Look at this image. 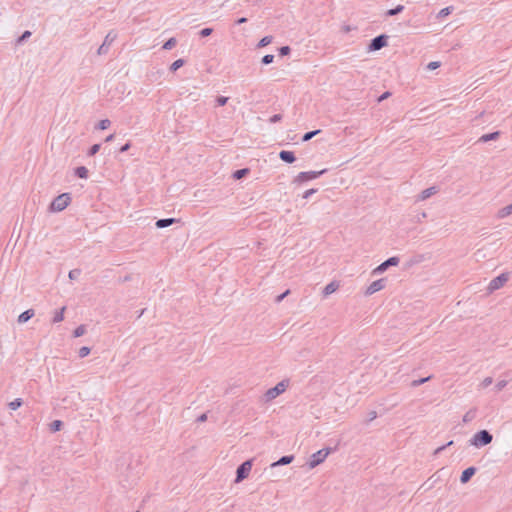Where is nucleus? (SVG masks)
Instances as JSON below:
<instances>
[{
    "label": "nucleus",
    "instance_id": "obj_37",
    "mask_svg": "<svg viewBox=\"0 0 512 512\" xmlns=\"http://www.w3.org/2000/svg\"><path fill=\"white\" fill-rule=\"evenodd\" d=\"M511 213H512V204H511V205H509V206H507V207H505L504 209H502V210L500 211V214H501L502 216H506V215H509V214H511Z\"/></svg>",
    "mask_w": 512,
    "mask_h": 512
},
{
    "label": "nucleus",
    "instance_id": "obj_40",
    "mask_svg": "<svg viewBox=\"0 0 512 512\" xmlns=\"http://www.w3.org/2000/svg\"><path fill=\"white\" fill-rule=\"evenodd\" d=\"M280 55L285 56L290 53V48L288 46H283L279 49Z\"/></svg>",
    "mask_w": 512,
    "mask_h": 512
},
{
    "label": "nucleus",
    "instance_id": "obj_36",
    "mask_svg": "<svg viewBox=\"0 0 512 512\" xmlns=\"http://www.w3.org/2000/svg\"><path fill=\"white\" fill-rule=\"evenodd\" d=\"M402 10H403V6H402V5H399V6H397L395 9H390V10L387 12V14H388V15H395V14H397V13L401 12Z\"/></svg>",
    "mask_w": 512,
    "mask_h": 512
},
{
    "label": "nucleus",
    "instance_id": "obj_14",
    "mask_svg": "<svg viewBox=\"0 0 512 512\" xmlns=\"http://www.w3.org/2000/svg\"><path fill=\"white\" fill-rule=\"evenodd\" d=\"M281 160L287 163H293L295 161V155L292 151H281L279 154Z\"/></svg>",
    "mask_w": 512,
    "mask_h": 512
},
{
    "label": "nucleus",
    "instance_id": "obj_19",
    "mask_svg": "<svg viewBox=\"0 0 512 512\" xmlns=\"http://www.w3.org/2000/svg\"><path fill=\"white\" fill-rule=\"evenodd\" d=\"M63 426V423L62 421L60 420H54L53 422L50 423L49 427H50V431L51 432H57L59 431Z\"/></svg>",
    "mask_w": 512,
    "mask_h": 512
},
{
    "label": "nucleus",
    "instance_id": "obj_10",
    "mask_svg": "<svg viewBox=\"0 0 512 512\" xmlns=\"http://www.w3.org/2000/svg\"><path fill=\"white\" fill-rule=\"evenodd\" d=\"M386 45V38L385 36L381 35L373 39L372 43L370 44L371 50H379L382 47Z\"/></svg>",
    "mask_w": 512,
    "mask_h": 512
},
{
    "label": "nucleus",
    "instance_id": "obj_17",
    "mask_svg": "<svg viewBox=\"0 0 512 512\" xmlns=\"http://www.w3.org/2000/svg\"><path fill=\"white\" fill-rule=\"evenodd\" d=\"M65 309H66L65 307H62L60 310L55 312L54 317H53V322L54 323H59V322L64 320V311H65Z\"/></svg>",
    "mask_w": 512,
    "mask_h": 512
},
{
    "label": "nucleus",
    "instance_id": "obj_15",
    "mask_svg": "<svg viewBox=\"0 0 512 512\" xmlns=\"http://www.w3.org/2000/svg\"><path fill=\"white\" fill-rule=\"evenodd\" d=\"M294 459V456L292 455H289V456H283L281 457L278 461L274 462L271 464V468H274L276 466H279V465H287V464H290Z\"/></svg>",
    "mask_w": 512,
    "mask_h": 512
},
{
    "label": "nucleus",
    "instance_id": "obj_8",
    "mask_svg": "<svg viewBox=\"0 0 512 512\" xmlns=\"http://www.w3.org/2000/svg\"><path fill=\"white\" fill-rule=\"evenodd\" d=\"M399 264V258L398 257H390L383 263H381L378 267H376L373 270V274H379L384 272L388 267L390 266H397Z\"/></svg>",
    "mask_w": 512,
    "mask_h": 512
},
{
    "label": "nucleus",
    "instance_id": "obj_5",
    "mask_svg": "<svg viewBox=\"0 0 512 512\" xmlns=\"http://www.w3.org/2000/svg\"><path fill=\"white\" fill-rule=\"evenodd\" d=\"M510 274L508 272L502 273L496 278L492 279L487 287L489 293H492L502 288L509 280Z\"/></svg>",
    "mask_w": 512,
    "mask_h": 512
},
{
    "label": "nucleus",
    "instance_id": "obj_47",
    "mask_svg": "<svg viewBox=\"0 0 512 512\" xmlns=\"http://www.w3.org/2000/svg\"><path fill=\"white\" fill-rule=\"evenodd\" d=\"M280 119H281V115L276 114V115H274V116H272V117L270 118V121L274 123V122L279 121Z\"/></svg>",
    "mask_w": 512,
    "mask_h": 512
},
{
    "label": "nucleus",
    "instance_id": "obj_27",
    "mask_svg": "<svg viewBox=\"0 0 512 512\" xmlns=\"http://www.w3.org/2000/svg\"><path fill=\"white\" fill-rule=\"evenodd\" d=\"M184 64V61L182 59H178L176 61H174L170 67V69L172 71H176L177 69H179L180 67H182Z\"/></svg>",
    "mask_w": 512,
    "mask_h": 512
},
{
    "label": "nucleus",
    "instance_id": "obj_31",
    "mask_svg": "<svg viewBox=\"0 0 512 512\" xmlns=\"http://www.w3.org/2000/svg\"><path fill=\"white\" fill-rule=\"evenodd\" d=\"M492 382H493L492 377H486V378L481 382L480 386H481L482 388H486V387L490 386V385L492 384Z\"/></svg>",
    "mask_w": 512,
    "mask_h": 512
},
{
    "label": "nucleus",
    "instance_id": "obj_39",
    "mask_svg": "<svg viewBox=\"0 0 512 512\" xmlns=\"http://www.w3.org/2000/svg\"><path fill=\"white\" fill-rule=\"evenodd\" d=\"M212 33V29L211 28H204L200 31V35L202 37H207L209 36L210 34Z\"/></svg>",
    "mask_w": 512,
    "mask_h": 512
},
{
    "label": "nucleus",
    "instance_id": "obj_42",
    "mask_svg": "<svg viewBox=\"0 0 512 512\" xmlns=\"http://www.w3.org/2000/svg\"><path fill=\"white\" fill-rule=\"evenodd\" d=\"M174 219H160L155 224H173Z\"/></svg>",
    "mask_w": 512,
    "mask_h": 512
},
{
    "label": "nucleus",
    "instance_id": "obj_41",
    "mask_svg": "<svg viewBox=\"0 0 512 512\" xmlns=\"http://www.w3.org/2000/svg\"><path fill=\"white\" fill-rule=\"evenodd\" d=\"M227 101H228V98L223 97V96L218 97V99H217V103L219 106H224L227 103Z\"/></svg>",
    "mask_w": 512,
    "mask_h": 512
},
{
    "label": "nucleus",
    "instance_id": "obj_28",
    "mask_svg": "<svg viewBox=\"0 0 512 512\" xmlns=\"http://www.w3.org/2000/svg\"><path fill=\"white\" fill-rule=\"evenodd\" d=\"M80 274H81V271L79 269H73L69 272L68 276L71 280H75L80 276Z\"/></svg>",
    "mask_w": 512,
    "mask_h": 512
},
{
    "label": "nucleus",
    "instance_id": "obj_6",
    "mask_svg": "<svg viewBox=\"0 0 512 512\" xmlns=\"http://www.w3.org/2000/svg\"><path fill=\"white\" fill-rule=\"evenodd\" d=\"M252 469V460H247L243 462L236 471V483L242 482L245 478L248 477L250 471Z\"/></svg>",
    "mask_w": 512,
    "mask_h": 512
},
{
    "label": "nucleus",
    "instance_id": "obj_58",
    "mask_svg": "<svg viewBox=\"0 0 512 512\" xmlns=\"http://www.w3.org/2000/svg\"><path fill=\"white\" fill-rule=\"evenodd\" d=\"M136 512H138V511H136Z\"/></svg>",
    "mask_w": 512,
    "mask_h": 512
},
{
    "label": "nucleus",
    "instance_id": "obj_56",
    "mask_svg": "<svg viewBox=\"0 0 512 512\" xmlns=\"http://www.w3.org/2000/svg\"><path fill=\"white\" fill-rule=\"evenodd\" d=\"M452 444H453V441H449L445 446H446V447H449V446H451Z\"/></svg>",
    "mask_w": 512,
    "mask_h": 512
},
{
    "label": "nucleus",
    "instance_id": "obj_50",
    "mask_svg": "<svg viewBox=\"0 0 512 512\" xmlns=\"http://www.w3.org/2000/svg\"><path fill=\"white\" fill-rule=\"evenodd\" d=\"M206 419H207V415L206 414H202V415H200L198 417V421L199 422H204V421H206Z\"/></svg>",
    "mask_w": 512,
    "mask_h": 512
},
{
    "label": "nucleus",
    "instance_id": "obj_2",
    "mask_svg": "<svg viewBox=\"0 0 512 512\" xmlns=\"http://www.w3.org/2000/svg\"><path fill=\"white\" fill-rule=\"evenodd\" d=\"M288 387V381L282 380L279 383H277L274 387L268 389L265 394L264 398L266 402H270L276 397H278L280 394L284 393L285 390Z\"/></svg>",
    "mask_w": 512,
    "mask_h": 512
},
{
    "label": "nucleus",
    "instance_id": "obj_23",
    "mask_svg": "<svg viewBox=\"0 0 512 512\" xmlns=\"http://www.w3.org/2000/svg\"><path fill=\"white\" fill-rule=\"evenodd\" d=\"M22 405V399L20 398H16L15 400L11 401L9 404H8V407L11 409V410H17L19 407H21Z\"/></svg>",
    "mask_w": 512,
    "mask_h": 512
},
{
    "label": "nucleus",
    "instance_id": "obj_35",
    "mask_svg": "<svg viewBox=\"0 0 512 512\" xmlns=\"http://www.w3.org/2000/svg\"><path fill=\"white\" fill-rule=\"evenodd\" d=\"M273 60H274V56H273V55H271V54L265 55V56L262 58V62H263L264 64H270V63H272V62H273Z\"/></svg>",
    "mask_w": 512,
    "mask_h": 512
},
{
    "label": "nucleus",
    "instance_id": "obj_51",
    "mask_svg": "<svg viewBox=\"0 0 512 512\" xmlns=\"http://www.w3.org/2000/svg\"><path fill=\"white\" fill-rule=\"evenodd\" d=\"M445 448H446V446H444V445H443V446L438 447V448L435 450L434 454H439V453H440V452H442Z\"/></svg>",
    "mask_w": 512,
    "mask_h": 512
},
{
    "label": "nucleus",
    "instance_id": "obj_55",
    "mask_svg": "<svg viewBox=\"0 0 512 512\" xmlns=\"http://www.w3.org/2000/svg\"><path fill=\"white\" fill-rule=\"evenodd\" d=\"M113 139V135H109L107 138H106V141L109 142Z\"/></svg>",
    "mask_w": 512,
    "mask_h": 512
},
{
    "label": "nucleus",
    "instance_id": "obj_25",
    "mask_svg": "<svg viewBox=\"0 0 512 512\" xmlns=\"http://www.w3.org/2000/svg\"><path fill=\"white\" fill-rule=\"evenodd\" d=\"M430 379H431V376H428V377H425V378H421V379H418V380H414V381L411 383V385H412L413 387H417V386H419V385H421V384L426 383V382H427V381H429Z\"/></svg>",
    "mask_w": 512,
    "mask_h": 512
},
{
    "label": "nucleus",
    "instance_id": "obj_3",
    "mask_svg": "<svg viewBox=\"0 0 512 512\" xmlns=\"http://www.w3.org/2000/svg\"><path fill=\"white\" fill-rule=\"evenodd\" d=\"M71 202V196L68 193H63L57 196L51 203L50 209L54 212L64 210Z\"/></svg>",
    "mask_w": 512,
    "mask_h": 512
},
{
    "label": "nucleus",
    "instance_id": "obj_7",
    "mask_svg": "<svg viewBox=\"0 0 512 512\" xmlns=\"http://www.w3.org/2000/svg\"><path fill=\"white\" fill-rule=\"evenodd\" d=\"M325 170H321V171H310V172H301L299 173L296 178H295V182L297 183H303V182H306V181H309V180H313V179H316L318 176H320L321 174L324 173Z\"/></svg>",
    "mask_w": 512,
    "mask_h": 512
},
{
    "label": "nucleus",
    "instance_id": "obj_38",
    "mask_svg": "<svg viewBox=\"0 0 512 512\" xmlns=\"http://www.w3.org/2000/svg\"><path fill=\"white\" fill-rule=\"evenodd\" d=\"M290 293V290H286L284 293H282L281 295H278L275 299V301L277 303L281 302L287 295H289Z\"/></svg>",
    "mask_w": 512,
    "mask_h": 512
},
{
    "label": "nucleus",
    "instance_id": "obj_53",
    "mask_svg": "<svg viewBox=\"0 0 512 512\" xmlns=\"http://www.w3.org/2000/svg\"><path fill=\"white\" fill-rule=\"evenodd\" d=\"M31 35V33L29 31H25L21 37V40L25 39V38H28L29 36Z\"/></svg>",
    "mask_w": 512,
    "mask_h": 512
},
{
    "label": "nucleus",
    "instance_id": "obj_57",
    "mask_svg": "<svg viewBox=\"0 0 512 512\" xmlns=\"http://www.w3.org/2000/svg\"><path fill=\"white\" fill-rule=\"evenodd\" d=\"M388 93H385L383 96H381L380 100L387 98Z\"/></svg>",
    "mask_w": 512,
    "mask_h": 512
},
{
    "label": "nucleus",
    "instance_id": "obj_29",
    "mask_svg": "<svg viewBox=\"0 0 512 512\" xmlns=\"http://www.w3.org/2000/svg\"><path fill=\"white\" fill-rule=\"evenodd\" d=\"M176 44V40L174 38H170L164 45L163 48L168 50L174 47Z\"/></svg>",
    "mask_w": 512,
    "mask_h": 512
},
{
    "label": "nucleus",
    "instance_id": "obj_22",
    "mask_svg": "<svg viewBox=\"0 0 512 512\" xmlns=\"http://www.w3.org/2000/svg\"><path fill=\"white\" fill-rule=\"evenodd\" d=\"M498 135H499V132H493V133H490V134H485V135L481 136L480 140L482 142H487V141L496 139L498 137Z\"/></svg>",
    "mask_w": 512,
    "mask_h": 512
},
{
    "label": "nucleus",
    "instance_id": "obj_26",
    "mask_svg": "<svg viewBox=\"0 0 512 512\" xmlns=\"http://www.w3.org/2000/svg\"><path fill=\"white\" fill-rule=\"evenodd\" d=\"M90 351H91L90 348L87 347V346L81 347L79 349V352H78L79 353V357L80 358H84V357L88 356Z\"/></svg>",
    "mask_w": 512,
    "mask_h": 512
},
{
    "label": "nucleus",
    "instance_id": "obj_34",
    "mask_svg": "<svg viewBox=\"0 0 512 512\" xmlns=\"http://www.w3.org/2000/svg\"><path fill=\"white\" fill-rule=\"evenodd\" d=\"M507 385V381L506 380H501L499 382H497V384L495 385V388L497 391H501L503 388H505Z\"/></svg>",
    "mask_w": 512,
    "mask_h": 512
},
{
    "label": "nucleus",
    "instance_id": "obj_24",
    "mask_svg": "<svg viewBox=\"0 0 512 512\" xmlns=\"http://www.w3.org/2000/svg\"><path fill=\"white\" fill-rule=\"evenodd\" d=\"M271 42H272V37L265 36L259 41L258 47H265V46L269 45Z\"/></svg>",
    "mask_w": 512,
    "mask_h": 512
},
{
    "label": "nucleus",
    "instance_id": "obj_16",
    "mask_svg": "<svg viewBox=\"0 0 512 512\" xmlns=\"http://www.w3.org/2000/svg\"><path fill=\"white\" fill-rule=\"evenodd\" d=\"M437 192L435 187H430L421 192L420 199L425 200L429 198L431 195H434Z\"/></svg>",
    "mask_w": 512,
    "mask_h": 512
},
{
    "label": "nucleus",
    "instance_id": "obj_9",
    "mask_svg": "<svg viewBox=\"0 0 512 512\" xmlns=\"http://www.w3.org/2000/svg\"><path fill=\"white\" fill-rule=\"evenodd\" d=\"M385 287V279H378L376 281H373L366 289L365 295L370 296L380 290H382Z\"/></svg>",
    "mask_w": 512,
    "mask_h": 512
},
{
    "label": "nucleus",
    "instance_id": "obj_43",
    "mask_svg": "<svg viewBox=\"0 0 512 512\" xmlns=\"http://www.w3.org/2000/svg\"><path fill=\"white\" fill-rule=\"evenodd\" d=\"M472 418H473L472 412H471V411H469V412H467V413L464 415V417H463V422H465V423H466V422H469V421H471V420H472Z\"/></svg>",
    "mask_w": 512,
    "mask_h": 512
},
{
    "label": "nucleus",
    "instance_id": "obj_44",
    "mask_svg": "<svg viewBox=\"0 0 512 512\" xmlns=\"http://www.w3.org/2000/svg\"><path fill=\"white\" fill-rule=\"evenodd\" d=\"M100 149V145L99 144H95L91 147L90 149V155H94L96 154Z\"/></svg>",
    "mask_w": 512,
    "mask_h": 512
},
{
    "label": "nucleus",
    "instance_id": "obj_54",
    "mask_svg": "<svg viewBox=\"0 0 512 512\" xmlns=\"http://www.w3.org/2000/svg\"><path fill=\"white\" fill-rule=\"evenodd\" d=\"M246 21H247V19H246L245 17H243V18L238 19V20H237V23H238V24H243V23H245Z\"/></svg>",
    "mask_w": 512,
    "mask_h": 512
},
{
    "label": "nucleus",
    "instance_id": "obj_11",
    "mask_svg": "<svg viewBox=\"0 0 512 512\" xmlns=\"http://www.w3.org/2000/svg\"><path fill=\"white\" fill-rule=\"evenodd\" d=\"M475 473H476L475 467H469V468L465 469L462 472L461 477H460L461 483H463V484L467 483Z\"/></svg>",
    "mask_w": 512,
    "mask_h": 512
},
{
    "label": "nucleus",
    "instance_id": "obj_1",
    "mask_svg": "<svg viewBox=\"0 0 512 512\" xmlns=\"http://www.w3.org/2000/svg\"><path fill=\"white\" fill-rule=\"evenodd\" d=\"M492 440L493 436L489 431L481 430L470 439V445L479 448L490 444Z\"/></svg>",
    "mask_w": 512,
    "mask_h": 512
},
{
    "label": "nucleus",
    "instance_id": "obj_46",
    "mask_svg": "<svg viewBox=\"0 0 512 512\" xmlns=\"http://www.w3.org/2000/svg\"><path fill=\"white\" fill-rule=\"evenodd\" d=\"M315 192H316V190H315V189H309V190H307V191L304 193L303 197H304V198H308L310 195H312V194H313V193H315Z\"/></svg>",
    "mask_w": 512,
    "mask_h": 512
},
{
    "label": "nucleus",
    "instance_id": "obj_48",
    "mask_svg": "<svg viewBox=\"0 0 512 512\" xmlns=\"http://www.w3.org/2000/svg\"><path fill=\"white\" fill-rule=\"evenodd\" d=\"M450 13V9L449 8H444L440 11V15L441 16H446Z\"/></svg>",
    "mask_w": 512,
    "mask_h": 512
},
{
    "label": "nucleus",
    "instance_id": "obj_30",
    "mask_svg": "<svg viewBox=\"0 0 512 512\" xmlns=\"http://www.w3.org/2000/svg\"><path fill=\"white\" fill-rule=\"evenodd\" d=\"M319 132H320V130H315V131H311V132L306 133V134L303 136V141H308V140H310L312 137H314L315 135H317Z\"/></svg>",
    "mask_w": 512,
    "mask_h": 512
},
{
    "label": "nucleus",
    "instance_id": "obj_18",
    "mask_svg": "<svg viewBox=\"0 0 512 512\" xmlns=\"http://www.w3.org/2000/svg\"><path fill=\"white\" fill-rule=\"evenodd\" d=\"M75 173L76 175L79 177V178H82V179H85L88 177V170L86 167L84 166H81V167H78L76 168L75 170Z\"/></svg>",
    "mask_w": 512,
    "mask_h": 512
},
{
    "label": "nucleus",
    "instance_id": "obj_32",
    "mask_svg": "<svg viewBox=\"0 0 512 512\" xmlns=\"http://www.w3.org/2000/svg\"><path fill=\"white\" fill-rule=\"evenodd\" d=\"M248 172L247 169H241V170H237L235 173H234V177L236 179H241L244 175H246Z\"/></svg>",
    "mask_w": 512,
    "mask_h": 512
},
{
    "label": "nucleus",
    "instance_id": "obj_21",
    "mask_svg": "<svg viewBox=\"0 0 512 512\" xmlns=\"http://www.w3.org/2000/svg\"><path fill=\"white\" fill-rule=\"evenodd\" d=\"M86 333L85 325H79L73 332L74 337H81Z\"/></svg>",
    "mask_w": 512,
    "mask_h": 512
},
{
    "label": "nucleus",
    "instance_id": "obj_13",
    "mask_svg": "<svg viewBox=\"0 0 512 512\" xmlns=\"http://www.w3.org/2000/svg\"><path fill=\"white\" fill-rule=\"evenodd\" d=\"M339 288V284L336 281H332L329 284H327L323 289V296L327 297L330 294L334 293Z\"/></svg>",
    "mask_w": 512,
    "mask_h": 512
},
{
    "label": "nucleus",
    "instance_id": "obj_49",
    "mask_svg": "<svg viewBox=\"0 0 512 512\" xmlns=\"http://www.w3.org/2000/svg\"><path fill=\"white\" fill-rule=\"evenodd\" d=\"M377 417V413L375 411L370 412L369 420H374Z\"/></svg>",
    "mask_w": 512,
    "mask_h": 512
},
{
    "label": "nucleus",
    "instance_id": "obj_52",
    "mask_svg": "<svg viewBox=\"0 0 512 512\" xmlns=\"http://www.w3.org/2000/svg\"><path fill=\"white\" fill-rule=\"evenodd\" d=\"M129 147H130L129 143H126L124 146L121 147L120 150H121V152H125L129 149Z\"/></svg>",
    "mask_w": 512,
    "mask_h": 512
},
{
    "label": "nucleus",
    "instance_id": "obj_45",
    "mask_svg": "<svg viewBox=\"0 0 512 512\" xmlns=\"http://www.w3.org/2000/svg\"><path fill=\"white\" fill-rule=\"evenodd\" d=\"M427 67L430 70H434L439 67V62H430Z\"/></svg>",
    "mask_w": 512,
    "mask_h": 512
},
{
    "label": "nucleus",
    "instance_id": "obj_12",
    "mask_svg": "<svg viewBox=\"0 0 512 512\" xmlns=\"http://www.w3.org/2000/svg\"><path fill=\"white\" fill-rule=\"evenodd\" d=\"M34 315H35V311L33 309H28L18 316L17 322L19 324H24L28 320H30Z\"/></svg>",
    "mask_w": 512,
    "mask_h": 512
},
{
    "label": "nucleus",
    "instance_id": "obj_20",
    "mask_svg": "<svg viewBox=\"0 0 512 512\" xmlns=\"http://www.w3.org/2000/svg\"><path fill=\"white\" fill-rule=\"evenodd\" d=\"M425 259L424 255H416L414 257H412L409 262H408V266H412V265H415V264H419L421 262H423Z\"/></svg>",
    "mask_w": 512,
    "mask_h": 512
},
{
    "label": "nucleus",
    "instance_id": "obj_33",
    "mask_svg": "<svg viewBox=\"0 0 512 512\" xmlns=\"http://www.w3.org/2000/svg\"><path fill=\"white\" fill-rule=\"evenodd\" d=\"M110 126V121L108 119L101 120L99 122V128L101 130H105Z\"/></svg>",
    "mask_w": 512,
    "mask_h": 512
},
{
    "label": "nucleus",
    "instance_id": "obj_4",
    "mask_svg": "<svg viewBox=\"0 0 512 512\" xmlns=\"http://www.w3.org/2000/svg\"><path fill=\"white\" fill-rule=\"evenodd\" d=\"M331 448H325L317 451L316 453H313L310 457V460L308 462V466L310 469L315 468L316 466L320 465L324 460L327 458V456L331 453Z\"/></svg>",
    "mask_w": 512,
    "mask_h": 512
}]
</instances>
